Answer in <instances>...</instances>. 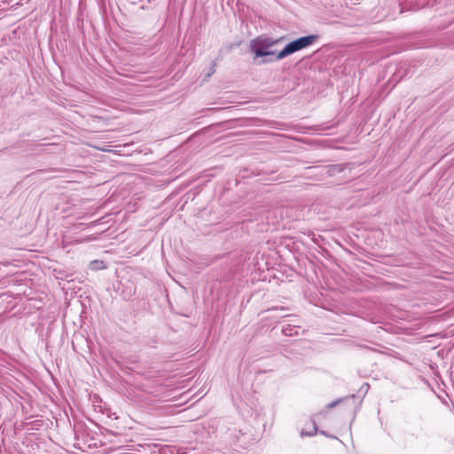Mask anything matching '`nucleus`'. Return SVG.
I'll return each instance as SVG.
<instances>
[{"label":"nucleus","instance_id":"2","mask_svg":"<svg viewBox=\"0 0 454 454\" xmlns=\"http://www.w3.org/2000/svg\"><path fill=\"white\" fill-rule=\"evenodd\" d=\"M250 50L254 54V60L256 59L262 58L259 60L258 64H267L276 60L273 58H269L270 56L273 57L278 54L276 51H271L269 47L262 43V37H257L250 41Z\"/></svg>","mask_w":454,"mask_h":454},{"label":"nucleus","instance_id":"5","mask_svg":"<svg viewBox=\"0 0 454 454\" xmlns=\"http://www.w3.org/2000/svg\"><path fill=\"white\" fill-rule=\"evenodd\" d=\"M309 423L311 424V430L308 429V431H307L305 429H301V437H304V436H313V435H315L317 433L318 429H317V426L316 421L311 419Z\"/></svg>","mask_w":454,"mask_h":454},{"label":"nucleus","instance_id":"1","mask_svg":"<svg viewBox=\"0 0 454 454\" xmlns=\"http://www.w3.org/2000/svg\"><path fill=\"white\" fill-rule=\"evenodd\" d=\"M319 39L318 35H309L305 36L299 37L295 40L291 41L288 43L283 50H281L277 55L275 59L280 60L283 59L289 55H292L302 49H305L310 45H312L314 43H316Z\"/></svg>","mask_w":454,"mask_h":454},{"label":"nucleus","instance_id":"11","mask_svg":"<svg viewBox=\"0 0 454 454\" xmlns=\"http://www.w3.org/2000/svg\"><path fill=\"white\" fill-rule=\"evenodd\" d=\"M210 73L208 74V76H210L212 74L215 72V63L213 62L212 67L210 68Z\"/></svg>","mask_w":454,"mask_h":454},{"label":"nucleus","instance_id":"4","mask_svg":"<svg viewBox=\"0 0 454 454\" xmlns=\"http://www.w3.org/2000/svg\"><path fill=\"white\" fill-rule=\"evenodd\" d=\"M348 167V164H335L329 166L328 174L331 176H333L342 171H344Z\"/></svg>","mask_w":454,"mask_h":454},{"label":"nucleus","instance_id":"9","mask_svg":"<svg viewBox=\"0 0 454 454\" xmlns=\"http://www.w3.org/2000/svg\"><path fill=\"white\" fill-rule=\"evenodd\" d=\"M91 264L93 265V269H100V268H102L101 265L103 264V262L102 261H93L91 262Z\"/></svg>","mask_w":454,"mask_h":454},{"label":"nucleus","instance_id":"6","mask_svg":"<svg viewBox=\"0 0 454 454\" xmlns=\"http://www.w3.org/2000/svg\"><path fill=\"white\" fill-rule=\"evenodd\" d=\"M282 333L286 336H296L298 335V327L289 324L283 327Z\"/></svg>","mask_w":454,"mask_h":454},{"label":"nucleus","instance_id":"13","mask_svg":"<svg viewBox=\"0 0 454 454\" xmlns=\"http://www.w3.org/2000/svg\"><path fill=\"white\" fill-rule=\"evenodd\" d=\"M281 317H288V315H283V316H280Z\"/></svg>","mask_w":454,"mask_h":454},{"label":"nucleus","instance_id":"8","mask_svg":"<svg viewBox=\"0 0 454 454\" xmlns=\"http://www.w3.org/2000/svg\"><path fill=\"white\" fill-rule=\"evenodd\" d=\"M286 309L284 308V307H272L270 309H268L267 310H265L264 312H273V311H278V310H281V311H284L286 310Z\"/></svg>","mask_w":454,"mask_h":454},{"label":"nucleus","instance_id":"3","mask_svg":"<svg viewBox=\"0 0 454 454\" xmlns=\"http://www.w3.org/2000/svg\"><path fill=\"white\" fill-rule=\"evenodd\" d=\"M422 430L423 429L420 428L419 430L404 433L400 439L401 445L404 448L414 445L419 441Z\"/></svg>","mask_w":454,"mask_h":454},{"label":"nucleus","instance_id":"7","mask_svg":"<svg viewBox=\"0 0 454 454\" xmlns=\"http://www.w3.org/2000/svg\"><path fill=\"white\" fill-rule=\"evenodd\" d=\"M284 39V37H280V38H278V39H273L271 37H262V41L263 43H265V45L267 47H269L270 49L274 46L275 44H278L280 42H282Z\"/></svg>","mask_w":454,"mask_h":454},{"label":"nucleus","instance_id":"12","mask_svg":"<svg viewBox=\"0 0 454 454\" xmlns=\"http://www.w3.org/2000/svg\"><path fill=\"white\" fill-rule=\"evenodd\" d=\"M320 434L328 436V434L325 431H320Z\"/></svg>","mask_w":454,"mask_h":454},{"label":"nucleus","instance_id":"10","mask_svg":"<svg viewBox=\"0 0 454 454\" xmlns=\"http://www.w3.org/2000/svg\"><path fill=\"white\" fill-rule=\"evenodd\" d=\"M342 401V399H339V400H336V401H333L332 403H330L328 404V408H333L335 407L337 404H339L340 402Z\"/></svg>","mask_w":454,"mask_h":454}]
</instances>
